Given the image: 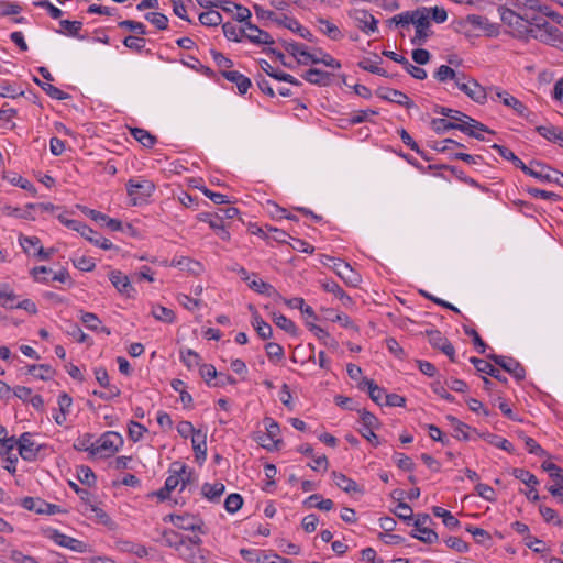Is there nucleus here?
Returning a JSON list of instances; mask_svg holds the SVG:
<instances>
[{
    "label": "nucleus",
    "instance_id": "nucleus-1",
    "mask_svg": "<svg viewBox=\"0 0 563 563\" xmlns=\"http://www.w3.org/2000/svg\"><path fill=\"white\" fill-rule=\"evenodd\" d=\"M253 9L258 19H268V20L275 22L276 24L282 25V26L297 33L299 36H301L302 38H305L309 42L313 41L312 33L308 29L303 27L296 19L289 18L287 15H283L279 18V16H277V14L275 12L265 10L258 4H254Z\"/></svg>",
    "mask_w": 563,
    "mask_h": 563
},
{
    "label": "nucleus",
    "instance_id": "nucleus-2",
    "mask_svg": "<svg viewBox=\"0 0 563 563\" xmlns=\"http://www.w3.org/2000/svg\"><path fill=\"white\" fill-rule=\"evenodd\" d=\"M409 24H413L416 29L411 43L417 46L424 45L428 37L431 35L429 32L431 23L430 15H428V8H419L413 11H409L408 25Z\"/></svg>",
    "mask_w": 563,
    "mask_h": 563
},
{
    "label": "nucleus",
    "instance_id": "nucleus-3",
    "mask_svg": "<svg viewBox=\"0 0 563 563\" xmlns=\"http://www.w3.org/2000/svg\"><path fill=\"white\" fill-rule=\"evenodd\" d=\"M503 23L511 29V35L519 40L528 41L531 27L525 23V15L517 14L514 10L500 5L498 8Z\"/></svg>",
    "mask_w": 563,
    "mask_h": 563
},
{
    "label": "nucleus",
    "instance_id": "nucleus-4",
    "mask_svg": "<svg viewBox=\"0 0 563 563\" xmlns=\"http://www.w3.org/2000/svg\"><path fill=\"white\" fill-rule=\"evenodd\" d=\"M123 445V438L113 431L103 433L93 444L91 449V456L99 455L101 457H109L113 455Z\"/></svg>",
    "mask_w": 563,
    "mask_h": 563
},
{
    "label": "nucleus",
    "instance_id": "nucleus-5",
    "mask_svg": "<svg viewBox=\"0 0 563 563\" xmlns=\"http://www.w3.org/2000/svg\"><path fill=\"white\" fill-rule=\"evenodd\" d=\"M68 228L77 231L82 238L88 240L90 243L95 244L98 247L103 250H111L113 244L110 240L101 236L99 233L93 231L90 227H88L84 222H68Z\"/></svg>",
    "mask_w": 563,
    "mask_h": 563
},
{
    "label": "nucleus",
    "instance_id": "nucleus-6",
    "mask_svg": "<svg viewBox=\"0 0 563 563\" xmlns=\"http://www.w3.org/2000/svg\"><path fill=\"white\" fill-rule=\"evenodd\" d=\"M430 521L431 518L428 514H419L413 522L415 531H412L410 536L427 544H433L438 542V533L434 530L427 528L424 526L427 522Z\"/></svg>",
    "mask_w": 563,
    "mask_h": 563
},
{
    "label": "nucleus",
    "instance_id": "nucleus-7",
    "mask_svg": "<svg viewBox=\"0 0 563 563\" xmlns=\"http://www.w3.org/2000/svg\"><path fill=\"white\" fill-rule=\"evenodd\" d=\"M168 519L178 529L186 531H198L202 534L206 533L203 520L199 517L189 514L169 515ZM164 520H167V517Z\"/></svg>",
    "mask_w": 563,
    "mask_h": 563
},
{
    "label": "nucleus",
    "instance_id": "nucleus-8",
    "mask_svg": "<svg viewBox=\"0 0 563 563\" xmlns=\"http://www.w3.org/2000/svg\"><path fill=\"white\" fill-rule=\"evenodd\" d=\"M561 33L562 32L556 26L550 24L548 21H543L542 23H538V30L531 29L529 38H534L543 44L554 46Z\"/></svg>",
    "mask_w": 563,
    "mask_h": 563
},
{
    "label": "nucleus",
    "instance_id": "nucleus-9",
    "mask_svg": "<svg viewBox=\"0 0 563 563\" xmlns=\"http://www.w3.org/2000/svg\"><path fill=\"white\" fill-rule=\"evenodd\" d=\"M496 365L512 375L517 380H522L526 376L525 367L515 358L504 355H487Z\"/></svg>",
    "mask_w": 563,
    "mask_h": 563
},
{
    "label": "nucleus",
    "instance_id": "nucleus-10",
    "mask_svg": "<svg viewBox=\"0 0 563 563\" xmlns=\"http://www.w3.org/2000/svg\"><path fill=\"white\" fill-rule=\"evenodd\" d=\"M126 190H128V195L133 200V205H136V200L139 198L145 199L154 192L155 185L153 181L147 180V179H142V180L130 179L126 183Z\"/></svg>",
    "mask_w": 563,
    "mask_h": 563
},
{
    "label": "nucleus",
    "instance_id": "nucleus-11",
    "mask_svg": "<svg viewBox=\"0 0 563 563\" xmlns=\"http://www.w3.org/2000/svg\"><path fill=\"white\" fill-rule=\"evenodd\" d=\"M328 260L332 261L333 271L346 285L353 287L358 285L361 276L350 266L349 263L332 256H329Z\"/></svg>",
    "mask_w": 563,
    "mask_h": 563
},
{
    "label": "nucleus",
    "instance_id": "nucleus-12",
    "mask_svg": "<svg viewBox=\"0 0 563 563\" xmlns=\"http://www.w3.org/2000/svg\"><path fill=\"white\" fill-rule=\"evenodd\" d=\"M534 168L531 173V177L537 178L541 181L555 183L563 187V173L553 169L540 162H531Z\"/></svg>",
    "mask_w": 563,
    "mask_h": 563
},
{
    "label": "nucleus",
    "instance_id": "nucleus-13",
    "mask_svg": "<svg viewBox=\"0 0 563 563\" xmlns=\"http://www.w3.org/2000/svg\"><path fill=\"white\" fill-rule=\"evenodd\" d=\"M426 335L429 338V343L443 352L452 362H455V350L451 342L442 335L439 330H426Z\"/></svg>",
    "mask_w": 563,
    "mask_h": 563
},
{
    "label": "nucleus",
    "instance_id": "nucleus-14",
    "mask_svg": "<svg viewBox=\"0 0 563 563\" xmlns=\"http://www.w3.org/2000/svg\"><path fill=\"white\" fill-rule=\"evenodd\" d=\"M22 506L27 510L35 511L36 514L41 515H55L63 511L59 506L34 497L23 498Z\"/></svg>",
    "mask_w": 563,
    "mask_h": 563
},
{
    "label": "nucleus",
    "instance_id": "nucleus-15",
    "mask_svg": "<svg viewBox=\"0 0 563 563\" xmlns=\"http://www.w3.org/2000/svg\"><path fill=\"white\" fill-rule=\"evenodd\" d=\"M457 88L473 101L483 104L487 99L486 89L477 80L467 79L466 82H457Z\"/></svg>",
    "mask_w": 563,
    "mask_h": 563
},
{
    "label": "nucleus",
    "instance_id": "nucleus-16",
    "mask_svg": "<svg viewBox=\"0 0 563 563\" xmlns=\"http://www.w3.org/2000/svg\"><path fill=\"white\" fill-rule=\"evenodd\" d=\"M350 16L356 22V26L365 33H374L377 31L378 21L373 14L366 10H354L350 12Z\"/></svg>",
    "mask_w": 563,
    "mask_h": 563
},
{
    "label": "nucleus",
    "instance_id": "nucleus-17",
    "mask_svg": "<svg viewBox=\"0 0 563 563\" xmlns=\"http://www.w3.org/2000/svg\"><path fill=\"white\" fill-rule=\"evenodd\" d=\"M109 279L117 290L129 298L135 294L134 287L131 285L129 277L121 271L113 269L109 273Z\"/></svg>",
    "mask_w": 563,
    "mask_h": 563
},
{
    "label": "nucleus",
    "instance_id": "nucleus-18",
    "mask_svg": "<svg viewBox=\"0 0 563 563\" xmlns=\"http://www.w3.org/2000/svg\"><path fill=\"white\" fill-rule=\"evenodd\" d=\"M377 96L384 100L404 106L408 109L415 107V102L405 92L397 89L379 88L377 90Z\"/></svg>",
    "mask_w": 563,
    "mask_h": 563
},
{
    "label": "nucleus",
    "instance_id": "nucleus-19",
    "mask_svg": "<svg viewBox=\"0 0 563 563\" xmlns=\"http://www.w3.org/2000/svg\"><path fill=\"white\" fill-rule=\"evenodd\" d=\"M15 296L12 291H9L7 288H2V306L5 308H19L27 311L31 314H35L37 312L36 305L30 300L24 299L18 303H14Z\"/></svg>",
    "mask_w": 563,
    "mask_h": 563
},
{
    "label": "nucleus",
    "instance_id": "nucleus-20",
    "mask_svg": "<svg viewBox=\"0 0 563 563\" xmlns=\"http://www.w3.org/2000/svg\"><path fill=\"white\" fill-rule=\"evenodd\" d=\"M51 539L60 547L70 549L78 553H84L87 550V544L75 538L66 536L57 530H54L51 534Z\"/></svg>",
    "mask_w": 563,
    "mask_h": 563
},
{
    "label": "nucleus",
    "instance_id": "nucleus-21",
    "mask_svg": "<svg viewBox=\"0 0 563 563\" xmlns=\"http://www.w3.org/2000/svg\"><path fill=\"white\" fill-rule=\"evenodd\" d=\"M179 556L190 563H206V558L201 554V549L188 544L187 540L181 541V545L176 549Z\"/></svg>",
    "mask_w": 563,
    "mask_h": 563
},
{
    "label": "nucleus",
    "instance_id": "nucleus-22",
    "mask_svg": "<svg viewBox=\"0 0 563 563\" xmlns=\"http://www.w3.org/2000/svg\"><path fill=\"white\" fill-rule=\"evenodd\" d=\"M492 148L496 150L503 158L511 162L517 168L521 169L526 175H531L534 165L530 164V166H527L519 157L515 155V153L511 150H509L506 146L494 144L492 145Z\"/></svg>",
    "mask_w": 563,
    "mask_h": 563
},
{
    "label": "nucleus",
    "instance_id": "nucleus-23",
    "mask_svg": "<svg viewBox=\"0 0 563 563\" xmlns=\"http://www.w3.org/2000/svg\"><path fill=\"white\" fill-rule=\"evenodd\" d=\"M18 450L20 455L25 461L35 460L38 448L35 446V443L32 441L31 435L29 433H23L19 441L16 442Z\"/></svg>",
    "mask_w": 563,
    "mask_h": 563
},
{
    "label": "nucleus",
    "instance_id": "nucleus-24",
    "mask_svg": "<svg viewBox=\"0 0 563 563\" xmlns=\"http://www.w3.org/2000/svg\"><path fill=\"white\" fill-rule=\"evenodd\" d=\"M221 76L228 81L235 84L241 95L246 93L252 86L251 79L238 70H222Z\"/></svg>",
    "mask_w": 563,
    "mask_h": 563
},
{
    "label": "nucleus",
    "instance_id": "nucleus-25",
    "mask_svg": "<svg viewBox=\"0 0 563 563\" xmlns=\"http://www.w3.org/2000/svg\"><path fill=\"white\" fill-rule=\"evenodd\" d=\"M302 78L312 85L325 87L330 85L332 74L318 68H310L302 75Z\"/></svg>",
    "mask_w": 563,
    "mask_h": 563
},
{
    "label": "nucleus",
    "instance_id": "nucleus-26",
    "mask_svg": "<svg viewBox=\"0 0 563 563\" xmlns=\"http://www.w3.org/2000/svg\"><path fill=\"white\" fill-rule=\"evenodd\" d=\"M191 444L197 461L203 462L207 457V434L198 429L191 435Z\"/></svg>",
    "mask_w": 563,
    "mask_h": 563
},
{
    "label": "nucleus",
    "instance_id": "nucleus-27",
    "mask_svg": "<svg viewBox=\"0 0 563 563\" xmlns=\"http://www.w3.org/2000/svg\"><path fill=\"white\" fill-rule=\"evenodd\" d=\"M332 478L334 484L345 493H363V488L354 479L347 477L343 473L333 471Z\"/></svg>",
    "mask_w": 563,
    "mask_h": 563
},
{
    "label": "nucleus",
    "instance_id": "nucleus-28",
    "mask_svg": "<svg viewBox=\"0 0 563 563\" xmlns=\"http://www.w3.org/2000/svg\"><path fill=\"white\" fill-rule=\"evenodd\" d=\"M361 390L367 388L369 398L377 405H382V399L385 398V389L379 387L373 379L362 378L357 385Z\"/></svg>",
    "mask_w": 563,
    "mask_h": 563
},
{
    "label": "nucleus",
    "instance_id": "nucleus-29",
    "mask_svg": "<svg viewBox=\"0 0 563 563\" xmlns=\"http://www.w3.org/2000/svg\"><path fill=\"white\" fill-rule=\"evenodd\" d=\"M470 362L475 366L477 372L485 373V374L496 378L500 383H504V384L507 383V377L501 375L500 371L498 368L494 367L490 363H488L482 358H477V357H471Z\"/></svg>",
    "mask_w": 563,
    "mask_h": 563
},
{
    "label": "nucleus",
    "instance_id": "nucleus-30",
    "mask_svg": "<svg viewBox=\"0 0 563 563\" xmlns=\"http://www.w3.org/2000/svg\"><path fill=\"white\" fill-rule=\"evenodd\" d=\"M496 96L501 102L511 109H514L520 117H527L528 109L527 107L517 98L511 96L506 90H496Z\"/></svg>",
    "mask_w": 563,
    "mask_h": 563
},
{
    "label": "nucleus",
    "instance_id": "nucleus-31",
    "mask_svg": "<svg viewBox=\"0 0 563 563\" xmlns=\"http://www.w3.org/2000/svg\"><path fill=\"white\" fill-rule=\"evenodd\" d=\"M246 27L249 31H254L256 34H245V38H247L251 43L256 45H273L275 43L274 38L266 31L261 30L256 25L251 22L246 23Z\"/></svg>",
    "mask_w": 563,
    "mask_h": 563
},
{
    "label": "nucleus",
    "instance_id": "nucleus-32",
    "mask_svg": "<svg viewBox=\"0 0 563 563\" xmlns=\"http://www.w3.org/2000/svg\"><path fill=\"white\" fill-rule=\"evenodd\" d=\"M319 30L332 41H339L343 37L341 30L324 18H318Z\"/></svg>",
    "mask_w": 563,
    "mask_h": 563
},
{
    "label": "nucleus",
    "instance_id": "nucleus-33",
    "mask_svg": "<svg viewBox=\"0 0 563 563\" xmlns=\"http://www.w3.org/2000/svg\"><path fill=\"white\" fill-rule=\"evenodd\" d=\"M252 325L254 327L257 335L262 340H267L273 335L272 327L263 320V318L255 311L252 316Z\"/></svg>",
    "mask_w": 563,
    "mask_h": 563
},
{
    "label": "nucleus",
    "instance_id": "nucleus-34",
    "mask_svg": "<svg viewBox=\"0 0 563 563\" xmlns=\"http://www.w3.org/2000/svg\"><path fill=\"white\" fill-rule=\"evenodd\" d=\"M170 472H173V474H170L166 478L164 484L165 490L169 493L173 492L180 484V473L186 472V465L174 463L173 467L170 468Z\"/></svg>",
    "mask_w": 563,
    "mask_h": 563
},
{
    "label": "nucleus",
    "instance_id": "nucleus-35",
    "mask_svg": "<svg viewBox=\"0 0 563 563\" xmlns=\"http://www.w3.org/2000/svg\"><path fill=\"white\" fill-rule=\"evenodd\" d=\"M478 438H483L485 441H487L489 444L495 445L504 451L511 452L512 451V444L504 438H500L493 433H478L476 430H472Z\"/></svg>",
    "mask_w": 563,
    "mask_h": 563
},
{
    "label": "nucleus",
    "instance_id": "nucleus-36",
    "mask_svg": "<svg viewBox=\"0 0 563 563\" xmlns=\"http://www.w3.org/2000/svg\"><path fill=\"white\" fill-rule=\"evenodd\" d=\"M27 373L31 374L35 378H38L42 380H49L54 377L55 371L52 368L51 365L38 364V365H30L27 368Z\"/></svg>",
    "mask_w": 563,
    "mask_h": 563
},
{
    "label": "nucleus",
    "instance_id": "nucleus-37",
    "mask_svg": "<svg viewBox=\"0 0 563 563\" xmlns=\"http://www.w3.org/2000/svg\"><path fill=\"white\" fill-rule=\"evenodd\" d=\"M247 27L244 25L243 27H238L232 22H227L222 24V31L224 36L234 42H240L242 37H245V31Z\"/></svg>",
    "mask_w": 563,
    "mask_h": 563
},
{
    "label": "nucleus",
    "instance_id": "nucleus-38",
    "mask_svg": "<svg viewBox=\"0 0 563 563\" xmlns=\"http://www.w3.org/2000/svg\"><path fill=\"white\" fill-rule=\"evenodd\" d=\"M224 485L222 483L209 484L205 483L201 487V493L203 497L209 499L210 501H217L221 495L224 493Z\"/></svg>",
    "mask_w": 563,
    "mask_h": 563
},
{
    "label": "nucleus",
    "instance_id": "nucleus-39",
    "mask_svg": "<svg viewBox=\"0 0 563 563\" xmlns=\"http://www.w3.org/2000/svg\"><path fill=\"white\" fill-rule=\"evenodd\" d=\"M303 505L308 508L316 507L320 510L329 511L333 508L334 503L331 499H323L319 494H313L309 496Z\"/></svg>",
    "mask_w": 563,
    "mask_h": 563
},
{
    "label": "nucleus",
    "instance_id": "nucleus-40",
    "mask_svg": "<svg viewBox=\"0 0 563 563\" xmlns=\"http://www.w3.org/2000/svg\"><path fill=\"white\" fill-rule=\"evenodd\" d=\"M322 288L325 291L331 292L335 297H338L343 302V305L347 306V305L352 303L351 297L347 296L346 292L335 282H333V280L323 282Z\"/></svg>",
    "mask_w": 563,
    "mask_h": 563
},
{
    "label": "nucleus",
    "instance_id": "nucleus-41",
    "mask_svg": "<svg viewBox=\"0 0 563 563\" xmlns=\"http://www.w3.org/2000/svg\"><path fill=\"white\" fill-rule=\"evenodd\" d=\"M95 376L100 386L108 388L111 396H120L121 391L117 386L110 385L109 375L106 368L98 367L95 369Z\"/></svg>",
    "mask_w": 563,
    "mask_h": 563
},
{
    "label": "nucleus",
    "instance_id": "nucleus-42",
    "mask_svg": "<svg viewBox=\"0 0 563 563\" xmlns=\"http://www.w3.org/2000/svg\"><path fill=\"white\" fill-rule=\"evenodd\" d=\"M131 134L136 141H139L145 147H153L154 144L156 143V137L144 129L132 128Z\"/></svg>",
    "mask_w": 563,
    "mask_h": 563
},
{
    "label": "nucleus",
    "instance_id": "nucleus-43",
    "mask_svg": "<svg viewBox=\"0 0 563 563\" xmlns=\"http://www.w3.org/2000/svg\"><path fill=\"white\" fill-rule=\"evenodd\" d=\"M434 112L453 120L455 123H463L464 119L467 118V114L463 113L462 111L442 106H435Z\"/></svg>",
    "mask_w": 563,
    "mask_h": 563
},
{
    "label": "nucleus",
    "instance_id": "nucleus-44",
    "mask_svg": "<svg viewBox=\"0 0 563 563\" xmlns=\"http://www.w3.org/2000/svg\"><path fill=\"white\" fill-rule=\"evenodd\" d=\"M152 316L162 322L173 323L175 321V312L163 306H154L152 309Z\"/></svg>",
    "mask_w": 563,
    "mask_h": 563
},
{
    "label": "nucleus",
    "instance_id": "nucleus-45",
    "mask_svg": "<svg viewBox=\"0 0 563 563\" xmlns=\"http://www.w3.org/2000/svg\"><path fill=\"white\" fill-rule=\"evenodd\" d=\"M511 473L530 488H534L539 484L538 478L525 468H514Z\"/></svg>",
    "mask_w": 563,
    "mask_h": 563
},
{
    "label": "nucleus",
    "instance_id": "nucleus-46",
    "mask_svg": "<svg viewBox=\"0 0 563 563\" xmlns=\"http://www.w3.org/2000/svg\"><path fill=\"white\" fill-rule=\"evenodd\" d=\"M34 81L38 86H41V88L53 99L65 100V99H67L69 97L68 93L64 92L63 90H60L59 88L53 86L49 82H42L37 78H34Z\"/></svg>",
    "mask_w": 563,
    "mask_h": 563
},
{
    "label": "nucleus",
    "instance_id": "nucleus-47",
    "mask_svg": "<svg viewBox=\"0 0 563 563\" xmlns=\"http://www.w3.org/2000/svg\"><path fill=\"white\" fill-rule=\"evenodd\" d=\"M460 124L461 123L451 122L446 119H441V118L432 119V121H431V126L434 130V132L438 134H443L446 131L453 130V129L460 130Z\"/></svg>",
    "mask_w": 563,
    "mask_h": 563
},
{
    "label": "nucleus",
    "instance_id": "nucleus-48",
    "mask_svg": "<svg viewBox=\"0 0 563 563\" xmlns=\"http://www.w3.org/2000/svg\"><path fill=\"white\" fill-rule=\"evenodd\" d=\"M273 321L278 328L283 329L287 333H289L291 335H297L296 324L290 319H288L286 316L275 313L273 317Z\"/></svg>",
    "mask_w": 563,
    "mask_h": 563
},
{
    "label": "nucleus",
    "instance_id": "nucleus-49",
    "mask_svg": "<svg viewBox=\"0 0 563 563\" xmlns=\"http://www.w3.org/2000/svg\"><path fill=\"white\" fill-rule=\"evenodd\" d=\"M180 360L189 369L200 366V355L191 349L181 350Z\"/></svg>",
    "mask_w": 563,
    "mask_h": 563
},
{
    "label": "nucleus",
    "instance_id": "nucleus-50",
    "mask_svg": "<svg viewBox=\"0 0 563 563\" xmlns=\"http://www.w3.org/2000/svg\"><path fill=\"white\" fill-rule=\"evenodd\" d=\"M199 21L206 26H218L222 23V15L218 11L209 10L200 13Z\"/></svg>",
    "mask_w": 563,
    "mask_h": 563
},
{
    "label": "nucleus",
    "instance_id": "nucleus-51",
    "mask_svg": "<svg viewBox=\"0 0 563 563\" xmlns=\"http://www.w3.org/2000/svg\"><path fill=\"white\" fill-rule=\"evenodd\" d=\"M184 539V536L179 534L174 530H165L162 534V540L164 544L169 548H174L175 550L178 548V545H181V541Z\"/></svg>",
    "mask_w": 563,
    "mask_h": 563
},
{
    "label": "nucleus",
    "instance_id": "nucleus-52",
    "mask_svg": "<svg viewBox=\"0 0 563 563\" xmlns=\"http://www.w3.org/2000/svg\"><path fill=\"white\" fill-rule=\"evenodd\" d=\"M282 44L285 47V49L289 54H291L297 60H298V58L305 59V57L308 56V52H307L306 47L301 44H298L296 42H286V41H283Z\"/></svg>",
    "mask_w": 563,
    "mask_h": 563
},
{
    "label": "nucleus",
    "instance_id": "nucleus-53",
    "mask_svg": "<svg viewBox=\"0 0 563 563\" xmlns=\"http://www.w3.org/2000/svg\"><path fill=\"white\" fill-rule=\"evenodd\" d=\"M242 505L243 498L240 494H230L224 500V508L230 514H234L240 510Z\"/></svg>",
    "mask_w": 563,
    "mask_h": 563
},
{
    "label": "nucleus",
    "instance_id": "nucleus-54",
    "mask_svg": "<svg viewBox=\"0 0 563 563\" xmlns=\"http://www.w3.org/2000/svg\"><path fill=\"white\" fill-rule=\"evenodd\" d=\"M264 423L266 427V433H264V437L269 439V441L273 444H276L279 442V440H276L277 435L279 434V426L277 422H275L272 418H265Z\"/></svg>",
    "mask_w": 563,
    "mask_h": 563
},
{
    "label": "nucleus",
    "instance_id": "nucleus-55",
    "mask_svg": "<svg viewBox=\"0 0 563 563\" xmlns=\"http://www.w3.org/2000/svg\"><path fill=\"white\" fill-rule=\"evenodd\" d=\"M145 19L154 24L158 30H166L168 26V19L165 14L159 12H148Z\"/></svg>",
    "mask_w": 563,
    "mask_h": 563
},
{
    "label": "nucleus",
    "instance_id": "nucleus-56",
    "mask_svg": "<svg viewBox=\"0 0 563 563\" xmlns=\"http://www.w3.org/2000/svg\"><path fill=\"white\" fill-rule=\"evenodd\" d=\"M433 76L439 82H445L456 77V71L448 65H441Z\"/></svg>",
    "mask_w": 563,
    "mask_h": 563
},
{
    "label": "nucleus",
    "instance_id": "nucleus-57",
    "mask_svg": "<svg viewBox=\"0 0 563 563\" xmlns=\"http://www.w3.org/2000/svg\"><path fill=\"white\" fill-rule=\"evenodd\" d=\"M78 479L88 486H91L96 482V475L89 466L81 465L77 472Z\"/></svg>",
    "mask_w": 563,
    "mask_h": 563
},
{
    "label": "nucleus",
    "instance_id": "nucleus-58",
    "mask_svg": "<svg viewBox=\"0 0 563 563\" xmlns=\"http://www.w3.org/2000/svg\"><path fill=\"white\" fill-rule=\"evenodd\" d=\"M146 41L144 37L141 36H126L123 40V45L130 49H133L135 52H142L145 47Z\"/></svg>",
    "mask_w": 563,
    "mask_h": 563
},
{
    "label": "nucleus",
    "instance_id": "nucleus-59",
    "mask_svg": "<svg viewBox=\"0 0 563 563\" xmlns=\"http://www.w3.org/2000/svg\"><path fill=\"white\" fill-rule=\"evenodd\" d=\"M80 320L81 322L89 329V330H92V331H98L99 329V325L101 324V321L100 319L97 317V314L92 313V312H84L81 311L80 312Z\"/></svg>",
    "mask_w": 563,
    "mask_h": 563
},
{
    "label": "nucleus",
    "instance_id": "nucleus-60",
    "mask_svg": "<svg viewBox=\"0 0 563 563\" xmlns=\"http://www.w3.org/2000/svg\"><path fill=\"white\" fill-rule=\"evenodd\" d=\"M249 287L262 295L271 296L272 292H275L274 287L271 284L263 282L262 279L252 280L249 283Z\"/></svg>",
    "mask_w": 563,
    "mask_h": 563
},
{
    "label": "nucleus",
    "instance_id": "nucleus-61",
    "mask_svg": "<svg viewBox=\"0 0 563 563\" xmlns=\"http://www.w3.org/2000/svg\"><path fill=\"white\" fill-rule=\"evenodd\" d=\"M119 26L121 29H126L133 33H136L139 35H145L146 34V27L143 23L133 21V20H124L119 22Z\"/></svg>",
    "mask_w": 563,
    "mask_h": 563
},
{
    "label": "nucleus",
    "instance_id": "nucleus-62",
    "mask_svg": "<svg viewBox=\"0 0 563 563\" xmlns=\"http://www.w3.org/2000/svg\"><path fill=\"white\" fill-rule=\"evenodd\" d=\"M394 514L399 519L409 522L412 519L413 511L412 508L407 503L399 501L396 509L394 510Z\"/></svg>",
    "mask_w": 563,
    "mask_h": 563
},
{
    "label": "nucleus",
    "instance_id": "nucleus-63",
    "mask_svg": "<svg viewBox=\"0 0 563 563\" xmlns=\"http://www.w3.org/2000/svg\"><path fill=\"white\" fill-rule=\"evenodd\" d=\"M475 490L478 496L487 501L494 503L497 499L495 490L487 484L478 483L475 486Z\"/></svg>",
    "mask_w": 563,
    "mask_h": 563
},
{
    "label": "nucleus",
    "instance_id": "nucleus-64",
    "mask_svg": "<svg viewBox=\"0 0 563 563\" xmlns=\"http://www.w3.org/2000/svg\"><path fill=\"white\" fill-rule=\"evenodd\" d=\"M256 563H290V560L279 556L276 553H263L256 558Z\"/></svg>",
    "mask_w": 563,
    "mask_h": 563
}]
</instances>
